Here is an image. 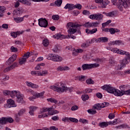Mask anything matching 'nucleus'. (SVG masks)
<instances>
[{
	"mask_svg": "<svg viewBox=\"0 0 130 130\" xmlns=\"http://www.w3.org/2000/svg\"><path fill=\"white\" fill-rule=\"evenodd\" d=\"M50 89L54 90V91H56V92H58V93H63V92H67V91H69V92H73V90L74 89L72 87H67L66 86V84L61 82L56 83L55 84V86H50Z\"/></svg>",
	"mask_w": 130,
	"mask_h": 130,
	"instance_id": "nucleus-1",
	"label": "nucleus"
},
{
	"mask_svg": "<svg viewBox=\"0 0 130 130\" xmlns=\"http://www.w3.org/2000/svg\"><path fill=\"white\" fill-rule=\"evenodd\" d=\"M81 26L82 25L73 22H69L66 26L67 29H69L68 30L69 34H75V33H77V29L74 28H78Z\"/></svg>",
	"mask_w": 130,
	"mask_h": 130,
	"instance_id": "nucleus-2",
	"label": "nucleus"
},
{
	"mask_svg": "<svg viewBox=\"0 0 130 130\" xmlns=\"http://www.w3.org/2000/svg\"><path fill=\"white\" fill-rule=\"evenodd\" d=\"M102 89H103V90H106L108 93L113 94L115 96H117V97H118L119 95L120 90L114 88V87L112 86H110L109 85H105L102 87Z\"/></svg>",
	"mask_w": 130,
	"mask_h": 130,
	"instance_id": "nucleus-3",
	"label": "nucleus"
},
{
	"mask_svg": "<svg viewBox=\"0 0 130 130\" xmlns=\"http://www.w3.org/2000/svg\"><path fill=\"white\" fill-rule=\"evenodd\" d=\"M15 95L17 98L16 101L18 103H21L22 104H24V103H25V101H24V95H23V94L21 93L19 91L14 90L12 98H15Z\"/></svg>",
	"mask_w": 130,
	"mask_h": 130,
	"instance_id": "nucleus-4",
	"label": "nucleus"
},
{
	"mask_svg": "<svg viewBox=\"0 0 130 130\" xmlns=\"http://www.w3.org/2000/svg\"><path fill=\"white\" fill-rule=\"evenodd\" d=\"M47 59H48L49 60H52L53 61L59 62L60 61H62V57H60L57 54H49Z\"/></svg>",
	"mask_w": 130,
	"mask_h": 130,
	"instance_id": "nucleus-5",
	"label": "nucleus"
},
{
	"mask_svg": "<svg viewBox=\"0 0 130 130\" xmlns=\"http://www.w3.org/2000/svg\"><path fill=\"white\" fill-rule=\"evenodd\" d=\"M119 0L118 5H117V8L121 12L123 11V8L126 9L128 8V5H127V2H129V0Z\"/></svg>",
	"mask_w": 130,
	"mask_h": 130,
	"instance_id": "nucleus-6",
	"label": "nucleus"
},
{
	"mask_svg": "<svg viewBox=\"0 0 130 130\" xmlns=\"http://www.w3.org/2000/svg\"><path fill=\"white\" fill-rule=\"evenodd\" d=\"M7 122H9L10 123H12L14 122V119L9 117H2L0 118V129L3 127V125L4 124H6Z\"/></svg>",
	"mask_w": 130,
	"mask_h": 130,
	"instance_id": "nucleus-7",
	"label": "nucleus"
},
{
	"mask_svg": "<svg viewBox=\"0 0 130 130\" xmlns=\"http://www.w3.org/2000/svg\"><path fill=\"white\" fill-rule=\"evenodd\" d=\"M100 64L94 63L92 64H83L82 66V69L83 71H86L87 70H91V69H94V68H98L100 67Z\"/></svg>",
	"mask_w": 130,
	"mask_h": 130,
	"instance_id": "nucleus-8",
	"label": "nucleus"
},
{
	"mask_svg": "<svg viewBox=\"0 0 130 130\" xmlns=\"http://www.w3.org/2000/svg\"><path fill=\"white\" fill-rule=\"evenodd\" d=\"M39 25L40 27H44V28H46L48 25V22L46 20L45 18H40L39 20Z\"/></svg>",
	"mask_w": 130,
	"mask_h": 130,
	"instance_id": "nucleus-9",
	"label": "nucleus"
},
{
	"mask_svg": "<svg viewBox=\"0 0 130 130\" xmlns=\"http://www.w3.org/2000/svg\"><path fill=\"white\" fill-rule=\"evenodd\" d=\"M100 22H86L84 25V27H86V28H92V27H98Z\"/></svg>",
	"mask_w": 130,
	"mask_h": 130,
	"instance_id": "nucleus-10",
	"label": "nucleus"
},
{
	"mask_svg": "<svg viewBox=\"0 0 130 130\" xmlns=\"http://www.w3.org/2000/svg\"><path fill=\"white\" fill-rule=\"evenodd\" d=\"M23 13H24V9H23L22 8H19L15 9L13 12V14L14 16H20Z\"/></svg>",
	"mask_w": 130,
	"mask_h": 130,
	"instance_id": "nucleus-11",
	"label": "nucleus"
},
{
	"mask_svg": "<svg viewBox=\"0 0 130 130\" xmlns=\"http://www.w3.org/2000/svg\"><path fill=\"white\" fill-rule=\"evenodd\" d=\"M123 64L125 67L126 64L129 63L130 62V54L128 55H126V57L124 58L122 60H121Z\"/></svg>",
	"mask_w": 130,
	"mask_h": 130,
	"instance_id": "nucleus-12",
	"label": "nucleus"
},
{
	"mask_svg": "<svg viewBox=\"0 0 130 130\" xmlns=\"http://www.w3.org/2000/svg\"><path fill=\"white\" fill-rule=\"evenodd\" d=\"M7 107L8 108L11 107H17V105L15 104V101L12 99H9L7 100Z\"/></svg>",
	"mask_w": 130,
	"mask_h": 130,
	"instance_id": "nucleus-13",
	"label": "nucleus"
},
{
	"mask_svg": "<svg viewBox=\"0 0 130 130\" xmlns=\"http://www.w3.org/2000/svg\"><path fill=\"white\" fill-rule=\"evenodd\" d=\"M54 38L56 39H60L62 40V39H69L70 38V35H63L59 34H57L56 36H54Z\"/></svg>",
	"mask_w": 130,
	"mask_h": 130,
	"instance_id": "nucleus-14",
	"label": "nucleus"
},
{
	"mask_svg": "<svg viewBox=\"0 0 130 130\" xmlns=\"http://www.w3.org/2000/svg\"><path fill=\"white\" fill-rule=\"evenodd\" d=\"M123 95H130V89L126 91L124 90H120L118 97H121V96H123Z\"/></svg>",
	"mask_w": 130,
	"mask_h": 130,
	"instance_id": "nucleus-15",
	"label": "nucleus"
},
{
	"mask_svg": "<svg viewBox=\"0 0 130 130\" xmlns=\"http://www.w3.org/2000/svg\"><path fill=\"white\" fill-rule=\"evenodd\" d=\"M64 9L66 10L68 9L69 11H72V10L75 9V5L72 4H67L64 7Z\"/></svg>",
	"mask_w": 130,
	"mask_h": 130,
	"instance_id": "nucleus-16",
	"label": "nucleus"
},
{
	"mask_svg": "<svg viewBox=\"0 0 130 130\" xmlns=\"http://www.w3.org/2000/svg\"><path fill=\"white\" fill-rule=\"evenodd\" d=\"M117 54H120V55H128V52L123 51V50L117 49Z\"/></svg>",
	"mask_w": 130,
	"mask_h": 130,
	"instance_id": "nucleus-17",
	"label": "nucleus"
},
{
	"mask_svg": "<svg viewBox=\"0 0 130 130\" xmlns=\"http://www.w3.org/2000/svg\"><path fill=\"white\" fill-rule=\"evenodd\" d=\"M3 94L5 96H8V95H10L12 98L14 97V91H9V90H4Z\"/></svg>",
	"mask_w": 130,
	"mask_h": 130,
	"instance_id": "nucleus-18",
	"label": "nucleus"
},
{
	"mask_svg": "<svg viewBox=\"0 0 130 130\" xmlns=\"http://www.w3.org/2000/svg\"><path fill=\"white\" fill-rule=\"evenodd\" d=\"M98 30L97 28L92 29V30H89V29L87 28L85 29V32L87 34H94V33H96Z\"/></svg>",
	"mask_w": 130,
	"mask_h": 130,
	"instance_id": "nucleus-19",
	"label": "nucleus"
},
{
	"mask_svg": "<svg viewBox=\"0 0 130 130\" xmlns=\"http://www.w3.org/2000/svg\"><path fill=\"white\" fill-rule=\"evenodd\" d=\"M37 107L31 106L29 107V111L28 112V113H29L30 115H34V111L37 109Z\"/></svg>",
	"mask_w": 130,
	"mask_h": 130,
	"instance_id": "nucleus-20",
	"label": "nucleus"
},
{
	"mask_svg": "<svg viewBox=\"0 0 130 130\" xmlns=\"http://www.w3.org/2000/svg\"><path fill=\"white\" fill-rule=\"evenodd\" d=\"M16 59H17V55L14 54L9 58L8 61L9 63H12L14 62V61H15Z\"/></svg>",
	"mask_w": 130,
	"mask_h": 130,
	"instance_id": "nucleus-21",
	"label": "nucleus"
},
{
	"mask_svg": "<svg viewBox=\"0 0 130 130\" xmlns=\"http://www.w3.org/2000/svg\"><path fill=\"white\" fill-rule=\"evenodd\" d=\"M122 43V42L120 40H117L111 42L110 43V45H120Z\"/></svg>",
	"mask_w": 130,
	"mask_h": 130,
	"instance_id": "nucleus-22",
	"label": "nucleus"
},
{
	"mask_svg": "<svg viewBox=\"0 0 130 130\" xmlns=\"http://www.w3.org/2000/svg\"><path fill=\"white\" fill-rule=\"evenodd\" d=\"M95 2L96 4H103L102 8H105L107 6V3L105 2H104L103 0H95Z\"/></svg>",
	"mask_w": 130,
	"mask_h": 130,
	"instance_id": "nucleus-23",
	"label": "nucleus"
},
{
	"mask_svg": "<svg viewBox=\"0 0 130 130\" xmlns=\"http://www.w3.org/2000/svg\"><path fill=\"white\" fill-rule=\"evenodd\" d=\"M44 93H45L44 91L40 93H36L35 94V97H36V98H42V99H43V98H44Z\"/></svg>",
	"mask_w": 130,
	"mask_h": 130,
	"instance_id": "nucleus-24",
	"label": "nucleus"
},
{
	"mask_svg": "<svg viewBox=\"0 0 130 130\" xmlns=\"http://www.w3.org/2000/svg\"><path fill=\"white\" fill-rule=\"evenodd\" d=\"M99 126L102 127V128H104V127H107L108 126V123L107 122H102L99 124Z\"/></svg>",
	"mask_w": 130,
	"mask_h": 130,
	"instance_id": "nucleus-25",
	"label": "nucleus"
},
{
	"mask_svg": "<svg viewBox=\"0 0 130 130\" xmlns=\"http://www.w3.org/2000/svg\"><path fill=\"white\" fill-rule=\"evenodd\" d=\"M22 32H21L20 31H17V32H11V36L12 37H14V38H17L18 37V35H20V34H22Z\"/></svg>",
	"mask_w": 130,
	"mask_h": 130,
	"instance_id": "nucleus-26",
	"label": "nucleus"
},
{
	"mask_svg": "<svg viewBox=\"0 0 130 130\" xmlns=\"http://www.w3.org/2000/svg\"><path fill=\"white\" fill-rule=\"evenodd\" d=\"M122 68H125V66L123 64V63L120 61V64L118 65L116 67V69L117 71H120L122 70Z\"/></svg>",
	"mask_w": 130,
	"mask_h": 130,
	"instance_id": "nucleus-27",
	"label": "nucleus"
},
{
	"mask_svg": "<svg viewBox=\"0 0 130 130\" xmlns=\"http://www.w3.org/2000/svg\"><path fill=\"white\" fill-rule=\"evenodd\" d=\"M47 101L48 102H51V103H54L55 104H56L58 102L57 100H55L53 98L47 99Z\"/></svg>",
	"mask_w": 130,
	"mask_h": 130,
	"instance_id": "nucleus-28",
	"label": "nucleus"
},
{
	"mask_svg": "<svg viewBox=\"0 0 130 130\" xmlns=\"http://www.w3.org/2000/svg\"><path fill=\"white\" fill-rule=\"evenodd\" d=\"M14 20L16 22V23H21L24 21V17H17L14 18Z\"/></svg>",
	"mask_w": 130,
	"mask_h": 130,
	"instance_id": "nucleus-29",
	"label": "nucleus"
},
{
	"mask_svg": "<svg viewBox=\"0 0 130 130\" xmlns=\"http://www.w3.org/2000/svg\"><path fill=\"white\" fill-rule=\"evenodd\" d=\"M48 111V115H49V108H46V107H44L42 109H41V113H45V112H47Z\"/></svg>",
	"mask_w": 130,
	"mask_h": 130,
	"instance_id": "nucleus-30",
	"label": "nucleus"
},
{
	"mask_svg": "<svg viewBox=\"0 0 130 130\" xmlns=\"http://www.w3.org/2000/svg\"><path fill=\"white\" fill-rule=\"evenodd\" d=\"M103 19V15L100 13H98L96 14L95 20L99 21Z\"/></svg>",
	"mask_w": 130,
	"mask_h": 130,
	"instance_id": "nucleus-31",
	"label": "nucleus"
},
{
	"mask_svg": "<svg viewBox=\"0 0 130 130\" xmlns=\"http://www.w3.org/2000/svg\"><path fill=\"white\" fill-rule=\"evenodd\" d=\"M26 61H27V59H26V58H25V57H22V58H20L19 59V62L20 64H25V62H26Z\"/></svg>",
	"mask_w": 130,
	"mask_h": 130,
	"instance_id": "nucleus-32",
	"label": "nucleus"
},
{
	"mask_svg": "<svg viewBox=\"0 0 130 130\" xmlns=\"http://www.w3.org/2000/svg\"><path fill=\"white\" fill-rule=\"evenodd\" d=\"M108 125H115V124H117V119H115L113 121H109L107 122Z\"/></svg>",
	"mask_w": 130,
	"mask_h": 130,
	"instance_id": "nucleus-33",
	"label": "nucleus"
},
{
	"mask_svg": "<svg viewBox=\"0 0 130 130\" xmlns=\"http://www.w3.org/2000/svg\"><path fill=\"white\" fill-rule=\"evenodd\" d=\"M62 4V0H56L55 1V5L57 7H60Z\"/></svg>",
	"mask_w": 130,
	"mask_h": 130,
	"instance_id": "nucleus-34",
	"label": "nucleus"
},
{
	"mask_svg": "<svg viewBox=\"0 0 130 130\" xmlns=\"http://www.w3.org/2000/svg\"><path fill=\"white\" fill-rule=\"evenodd\" d=\"M86 83L87 84V85H93L94 81L92 80V79L89 78L86 80Z\"/></svg>",
	"mask_w": 130,
	"mask_h": 130,
	"instance_id": "nucleus-35",
	"label": "nucleus"
},
{
	"mask_svg": "<svg viewBox=\"0 0 130 130\" xmlns=\"http://www.w3.org/2000/svg\"><path fill=\"white\" fill-rule=\"evenodd\" d=\"M10 79V77L9 76H7L6 75H4L3 76V77L1 79V81L2 82H4V81H7Z\"/></svg>",
	"mask_w": 130,
	"mask_h": 130,
	"instance_id": "nucleus-36",
	"label": "nucleus"
},
{
	"mask_svg": "<svg viewBox=\"0 0 130 130\" xmlns=\"http://www.w3.org/2000/svg\"><path fill=\"white\" fill-rule=\"evenodd\" d=\"M58 113H59V111L56 110H53V111L49 112V115H54V114H58Z\"/></svg>",
	"mask_w": 130,
	"mask_h": 130,
	"instance_id": "nucleus-37",
	"label": "nucleus"
},
{
	"mask_svg": "<svg viewBox=\"0 0 130 130\" xmlns=\"http://www.w3.org/2000/svg\"><path fill=\"white\" fill-rule=\"evenodd\" d=\"M81 98L83 101H86L89 100V95L88 94H83L81 96Z\"/></svg>",
	"mask_w": 130,
	"mask_h": 130,
	"instance_id": "nucleus-38",
	"label": "nucleus"
},
{
	"mask_svg": "<svg viewBox=\"0 0 130 130\" xmlns=\"http://www.w3.org/2000/svg\"><path fill=\"white\" fill-rule=\"evenodd\" d=\"M25 112H26V109H21L18 112V115H19V116H21V115H23V114H24V113H25Z\"/></svg>",
	"mask_w": 130,
	"mask_h": 130,
	"instance_id": "nucleus-39",
	"label": "nucleus"
},
{
	"mask_svg": "<svg viewBox=\"0 0 130 130\" xmlns=\"http://www.w3.org/2000/svg\"><path fill=\"white\" fill-rule=\"evenodd\" d=\"M109 106V103L107 102H104L101 105V108H105V107H107Z\"/></svg>",
	"mask_w": 130,
	"mask_h": 130,
	"instance_id": "nucleus-40",
	"label": "nucleus"
},
{
	"mask_svg": "<svg viewBox=\"0 0 130 130\" xmlns=\"http://www.w3.org/2000/svg\"><path fill=\"white\" fill-rule=\"evenodd\" d=\"M43 44L44 46H45L46 47L47 46H48V45H49V42L48 41V40L46 39L43 40Z\"/></svg>",
	"mask_w": 130,
	"mask_h": 130,
	"instance_id": "nucleus-41",
	"label": "nucleus"
},
{
	"mask_svg": "<svg viewBox=\"0 0 130 130\" xmlns=\"http://www.w3.org/2000/svg\"><path fill=\"white\" fill-rule=\"evenodd\" d=\"M107 49H108V50H111V51H112L113 52H115V53H117V48H110V47H107Z\"/></svg>",
	"mask_w": 130,
	"mask_h": 130,
	"instance_id": "nucleus-42",
	"label": "nucleus"
},
{
	"mask_svg": "<svg viewBox=\"0 0 130 130\" xmlns=\"http://www.w3.org/2000/svg\"><path fill=\"white\" fill-rule=\"evenodd\" d=\"M89 46H90V45L88 44L87 42L83 43L81 44L82 48H87V47H89Z\"/></svg>",
	"mask_w": 130,
	"mask_h": 130,
	"instance_id": "nucleus-43",
	"label": "nucleus"
},
{
	"mask_svg": "<svg viewBox=\"0 0 130 130\" xmlns=\"http://www.w3.org/2000/svg\"><path fill=\"white\" fill-rule=\"evenodd\" d=\"M109 40L108 38L107 37H101V42H107Z\"/></svg>",
	"mask_w": 130,
	"mask_h": 130,
	"instance_id": "nucleus-44",
	"label": "nucleus"
},
{
	"mask_svg": "<svg viewBox=\"0 0 130 130\" xmlns=\"http://www.w3.org/2000/svg\"><path fill=\"white\" fill-rule=\"evenodd\" d=\"M87 112L89 113V114H96V113H97V111H96V110L92 109L88 110Z\"/></svg>",
	"mask_w": 130,
	"mask_h": 130,
	"instance_id": "nucleus-45",
	"label": "nucleus"
},
{
	"mask_svg": "<svg viewBox=\"0 0 130 130\" xmlns=\"http://www.w3.org/2000/svg\"><path fill=\"white\" fill-rule=\"evenodd\" d=\"M52 19L55 21H57L59 19V16L58 15H54L52 16Z\"/></svg>",
	"mask_w": 130,
	"mask_h": 130,
	"instance_id": "nucleus-46",
	"label": "nucleus"
},
{
	"mask_svg": "<svg viewBox=\"0 0 130 130\" xmlns=\"http://www.w3.org/2000/svg\"><path fill=\"white\" fill-rule=\"evenodd\" d=\"M48 117V114H47V113H44L43 114L39 115L38 116V117L39 118H44V117Z\"/></svg>",
	"mask_w": 130,
	"mask_h": 130,
	"instance_id": "nucleus-47",
	"label": "nucleus"
},
{
	"mask_svg": "<svg viewBox=\"0 0 130 130\" xmlns=\"http://www.w3.org/2000/svg\"><path fill=\"white\" fill-rule=\"evenodd\" d=\"M31 74L32 76H40V73L39 72L37 71H31Z\"/></svg>",
	"mask_w": 130,
	"mask_h": 130,
	"instance_id": "nucleus-48",
	"label": "nucleus"
},
{
	"mask_svg": "<svg viewBox=\"0 0 130 130\" xmlns=\"http://www.w3.org/2000/svg\"><path fill=\"white\" fill-rule=\"evenodd\" d=\"M93 90L91 88H86L85 91H84V93L85 94H87V93H91L92 92Z\"/></svg>",
	"mask_w": 130,
	"mask_h": 130,
	"instance_id": "nucleus-49",
	"label": "nucleus"
},
{
	"mask_svg": "<svg viewBox=\"0 0 130 130\" xmlns=\"http://www.w3.org/2000/svg\"><path fill=\"white\" fill-rule=\"evenodd\" d=\"M11 51H12V52H18V48L14 46H12L11 47Z\"/></svg>",
	"mask_w": 130,
	"mask_h": 130,
	"instance_id": "nucleus-50",
	"label": "nucleus"
},
{
	"mask_svg": "<svg viewBox=\"0 0 130 130\" xmlns=\"http://www.w3.org/2000/svg\"><path fill=\"white\" fill-rule=\"evenodd\" d=\"M70 121H72V122H75L76 123H78L79 122V120L78 119L75 118H70Z\"/></svg>",
	"mask_w": 130,
	"mask_h": 130,
	"instance_id": "nucleus-51",
	"label": "nucleus"
},
{
	"mask_svg": "<svg viewBox=\"0 0 130 130\" xmlns=\"http://www.w3.org/2000/svg\"><path fill=\"white\" fill-rule=\"evenodd\" d=\"M71 109L72 111H75V110H78L79 109V107L76 105L73 106Z\"/></svg>",
	"mask_w": 130,
	"mask_h": 130,
	"instance_id": "nucleus-52",
	"label": "nucleus"
},
{
	"mask_svg": "<svg viewBox=\"0 0 130 130\" xmlns=\"http://www.w3.org/2000/svg\"><path fill=\"white\" fill-rule=\"evenodd\" d=\"M23 56V57H24V58L27 59V58H29V57H30V52L25 53Z\"/></svg>",
	"mask_w": 130,
	"mask_h": 130,
	"instance_id": "nucleus-53",
	"label": "nucleus"
},
{
	"mask_svg": "<svg viewBox=\"0 0 130 130\" xmlns=\"http://www.w3.org/2000/svg\"><path fill=\"white\" fill-rule=\"evenodd\" d=\"M48 74V71H43L42 73L40 72V76H46Z\"/></svg>",
	"mask_w": 130,
	"mask_h": 130,
	"instance_id": "nucleus-54",
	"label": "nucleus"
},
{
	"mask_svg": "<svg viewBox=\"0 0 130 130\" xmlns=\"http://www.w3.org/2000/svg\"><path fill=\"white\" fill-rule=\"evenodd\" d=\"M120 128H130V127L128 126V125L121 124L119 125Z\"/></svg>",
	"mask_w": 130,
	"mask_h": 130,
	"instance_id": "nucleus-55",
	"label": "nucleus"
},
{
	"mask_svg": "<svg viewBox=\"0 0 130 130\" xmlns=\"http://www.w3.org/2000/svg\"><path fill=\"white\" fill-rule=\"evenodd\" d=\"M78 9V10H81L82 9V5L81 4H76L74 5V9Z\"/></svg>",
	"mask_w": 130,
	"mask_h": 130,
	"instance_id": "nucleus-56",
	"label": "nucleus"
},
{
	"mask_svg": "<svg viewBox=\"0 0 130 130\" xmlns=\"http://www.w3.org/2000/svg\"><path fill=\"white\" fill-rule=\"evenodd\" d=\"M79 122H81V123L86 124V123H88V121L84 119H80Z\"/></svg>",
	"mask_w": 130,
	"mask_h": 130,
	"instance_id": "nucleus-57",
	"label": "nucleus"
},
{
	"mask_svg": "<svg viewBox=\"0 0 130 130\" xmlns=\"http://www.w3.org/2000/svg\"><path fill=\"white\" fill-rule=\"evenodd\" d=\"M112 4L113 6H118V2H117V0H112L111 1Z\"/></svg>",
	"mask_w": 130,
	"mask_h": 130,
	"instance_id": "nucleus-58",
	"label": "nucleus"
},
{
	"mask_svg": "<svg viewBox=\"0 0 130 130\" xmlns=\"http://www.w3.org/2000/svg\"><path fill=\"white\" fill-rule=\"evenodd\" d=\"M51 119L54 121H56L59 120V117L58 116H54L51 118Z\"/></svg>",
	"mask_w": 130,
	"mask_h": 130,
	"instance_id": "nucleus-59",
	"label": "nucleus"
},
{
	"mask_svg": "<svg viewBox=\"0 0 130 130\" xmlns=\"http://www.w3.org/2000/svg\"><path fill=\"white\" fill-rule=\"evenodd\" d=\"M18 67V65L17 64V62H15L13 65L10 67L11 70H13L15 69V68H17Z\"/></svg>",
	"mask_w": 130,
	"mask_h": 130,
	"instance_id": "nucleus-60",
	"label": "nucleus"
},
{
	"mask_svg": "<svg viewBox=\"0 0 130 130\" xmlns=\"http://www.w3.org/2000/svg\"><path fill=\"white\" fill-rule=\"evenodd\" d=\"M114 117H115V114H112V113L109 114L108 118L110 119H113V118H114Z\"/></svg>",
	"mask_w": 130,
	"mask_h": 130,
	"instance_id": "nucleus-61",
	"label": "nucleus"
},
{
	"mask_svg": "<svg viewBox=\"0 0 130 130\" xmlns=\"http://www.w3.org/2000/svg\"><path fill=\"white\" fill-rule=\"evenodd\" d=\"M6 11V7L4 6H0V13H5Z\"/></svg>",
	"mask_w": 130,
	"mask_h": 130,
	"instance_id": "nucleus-62",
	"label": "nucleus"
},
{
	"mask_svg": "<svg viewBox=\"0 0 130 130\" xmlns=\"http://www.w3.org/2000/svg\"><path fill=\"white\" fill-rule=\"evenodd\" d=\"M89 19L91 20H96V14L90 15L89 17Z\"/></svg>",
	"mask_w": 130,
	"mask_h": 130,
	"instance_id": "nucleus-63",
	"label": "nucleus"
},
{
	"mask_svg": "<svg viewBox=\"0 0 130 130\" xmlns=\"http://www.w3.org/2000/svg\"><path fill=\"white\" fill-rule=\"evenodd\" d=\"M85 79H86V77H85L84 76H81V77H79L78 78L79 81H80L81 82H84V81H85Z\"/></svg>",
	"mask_w": 130,
	"mask_h": 130,
	"instance_id": "nucleus-64",
	"label": "nucleus"
}]
</instances>
